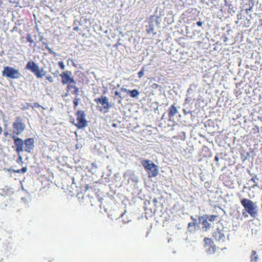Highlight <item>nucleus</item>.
Segmentation results:
<instances>
[{"instance_id": "33", "label": "nucleus", "mask_w": 262, "mask_h": 262, "mask_svg": "<svg viewBox=\"0 0 262 262\" xmlns=\"http://www.w3.org/2000/svg\"><path fill=\"white\" fill-rule=\"evenodd\" d=\"M20 170H21V172L22 173H25L27 171V167H23L21 169H20Z\"/></svg>"}, {"instance_id": "7", "label": "nucleus", "mask_w": 262, "mask_h": 262, "mask_svg": "<svg viewBox=\"0 0 262 262\" xmlns=\"http://www.w3.org/2000/svg\"><path fill=\"white\" fill-rule=\"evenodd\" d=\"M14 129L13 135H20L25 130L26 125L23 121V119L20 117H17L15 122L13 124Z\"/></svg>"}, {"instance_id": "5", "label": "nucleus", "mask_w": 262, "mask_h": 262, "mask_svg": "<svg viewBox=\"0 0 262 262\" xmlns=\"http://www.w3.org/2000/svg\"><path fill=\"white\" fill-rule=\"evenodd\" d=\"M2 76L11 79H19L21 76L19 71L12 67H4Z\"/></svg>"}, {"instance_id": "24", "label": "nucleus", "mask_w": 262, "mask_h": 262, "mask_svg": "<svg viewBox=\"0 0 262 262\" xmlns=\"http://www.w3.org/2000/svg\"><path fill=\"white\" fill-rule=\"evenodd\" d=\"M26 38L27 40L31 43L33 42V40L32 39V36L30 34H28L27 35Z\"/></svg>"}, {"instance_id": "28", "label": "nucleus", "mask_w": 262, "mask_h": 262, "mask_svg": "<svg viewBox=\"0 0 262 262\" xmlns=\"http://www.w3.org/2000/svg\"><path fill=\"white\" fill-rule=\"evenodd\" d=\"M21 200L26 204H29V200L27 198H21Z\"/></svg>"}, {"instance_id": "2", "label": "nucleus", "mask_w": 262, "mask_h": 262, "mask_svg": "<svg viewBox=\"0 0 262 262\" xmlns=\"http://www.w3.org/2000/svg\"><path fill=\"white\" fill-rule=\"evenodd\" d=\"M141 163L147 173L149 178L155 177L158 174V166L151 160H143L141 161Z\"/></svg>"}, {"instance_id": "27", "label": "nucleus", "mask_w": 262, "mask_h": 262, "mask_svg": "<svg viewBox=\"0 0 262 262\" xmlns=\"http://www.w3.org/2000/svg\"><path fill=\"white\" fill-rule=\"evenodd\" d=\"M58 65H59V67H60L61 69H62V70H64V68H65V66H64V63H63V62L62 61H60V62H59V63H58Z\"/></svg>"}, {"instance_id": "46", "label": "nucleus", "mask_w": 262, "mask_h": 262, "mask_svg": "<svg viewBox=\"0 0 262 262\" xmlns=\"http://www.w3.org/2000/svg\"><path fill=\"white\" fill-rule=\"evenodd\" d=\"M184 113L185 114H187L188 113L185 111V110H183Z\"/></svg>"}, {"instance_id": "21", "label": "nucleus", "mask_w": 262, "mask_h": 262, "mask_svg": "<svg viewBox=\"0 0 262 262\" xmlns=\"http://www.w3.org/2000/svg\"><path fill=\"white\" fill-rule=\"evenodd\" d=\"M46 49H47L48 50L49 53H50L51 54L54 55V56L56 55V53L48 46V44H46Z\"/></svg>"}, {"instance_id": "13", "label": "nucleus", "mask_w": 262, "mask_h": 262, "mask_svg": "<svg viewBox=\"0 0 262 262\" xmlns=\"http://www.w3.org/2000/svg\"><path fill=\"white\" fill-rule=\"evenodd\" d=\"M72 89H74V94L76 95L75 98L73 100V103L74 104V108H75L76 106H78L79 104V99L78 98V96L79 95V89L78 87L76 86L75 85H74L73 84H68L67 86V89L68 91Z\"/></svg>"}, {"instance_id": "44", "label": "nucleus", "mask_w": 262, "mask_h": 262, "mask_svg": "<svg viewBox=\"0 0 262 262\" xmlns=\"http://www.w3.org/2000/svg\"><path fill=\"white\" fill-rule=\"evenodd\" d=\"M112 126H113V127H116V126H117V124H115V123H113V124H112Z\"/></svg>"}, {"instance_id": "16", "label": "nucleus", "mask_w": 262, "mask_h": 262, "mask_svg": "<svg viewBox=\"0 0 262 262\" xmlns=\"http://www.w3.org/2000/svg\"><path fill=\"white\" fill-rule=\"evenodd\" d=\"M178 113V111L177 107L174 104L171 105L169 108L168 116L169 117V120H171V118L176 115Z\"/></svg>"}, {"instance_id": "39", "label": "nucleus", "mask_w": 262, "mask_h": 262, "mask_svg": "<svg viewBox=\"0 0 262 262\" xmlns=\"http://www.w3.org/2000/svg\"><path fill=\"white\" fill-rule=\"evenodd\" d=\"M214 159L216 161L218 162L219 161V158L217 156H215Z\"/></svg>"}, {"instance_id": "37", "label": "nucleus", "mask_w": 262, "mask_h": 262, "mask_svg": "<svg viewBox=\"0 0 262 262\" xmlns=\"http://www.w3.org/2000/svg\"><path fill=\"white\" fill-rule=\"evenodd\" d=\"M40 72L41 73V74L45 73V75H46V72H45L43 68H41V69L40 70Z\"/></svg>"}, {"instance_id": "25", "label": "nucleus", "mask_w": 262, "mask_h": 262, "mask_svg": "<svg viewBox=\"0 0 262 262\" xmlns=\"http://www.w3.org/2000/svg\"><path fill=\"white\" fill-rule=\"evenodd\" d=\"M192 100V99L191 97L188 96V95H187V97L185 99V103H189Z\"/></svg>"}, {"instance_id": "10", "label": "nucleus", "mask_w": 262, "mask_h": 262, "mask_svg": "<svg viewBox=\"0 0 262 262\" xmlns=\"http://www.w3.org/2000/svg\"><path fill=\"white\" fill-rule=\"evenodd\" d=\"M71 75L72 73L69 71H64L61 74H60L62 78V83L63 84L70 83L69 84L75 85L76 82L73 78L71 77Z\"/></svg>"}, {"instance_id": "32", "label": "nucleus", "mask_w": 262, "mask_h": 262, "mask_svg": "<svg viewBox=\"0 0 262 262\" xmlns=\"http://www.w3.org/2000/svg\"><path fill=\"white\" fill-rule=\"evenodd\" d=\"M187 93V95H188V94L190 95L191 93H193V90L191 88H189L188 89Z\"/></svg>"}, {"instance_id": "26", "label": "nucleus", "mask_w": 262, "mask_h": 262, "mask_svg": "<svg viewBox=\"0 0 262 262\" xmlns=\"http://www.w3.org/2000/svg\"><path fill=\"white\" fill-rule=\"evenodd\" d=\"M18 159H17V162L18 163H20V162H21L23 163V157H21V156L20 155V154H19V155H18Z\"/></svg>"}, {"instance_id": "15", "label": "nucleus", "mask_w": 262, "mask_h": 262, "mask_svg": "<svg viewBox=\"0 0 262 262\" xmlns=\"http://www.w3.org/2000/svg\"><path fill=\"white\" fill-rule=\"evenodd\" d=\"M204 242L206 245V250L208 253H213L215 251V246L213 244H211V239L208 238L204 239Z\"/></svg>"}, {"instance_id": "9", "label": "nucleus", "mask_w": 262, "mask_h": 262, "mask_svg": "<svg viewBox=\"0 0 262 262\" xmlns=\"http://www.w3.org/2000/svg\"><path fill=\"white\" fill-rule=\"evenodd\" d=\"M10 136L14 139V145L13 146V148H15V150L19 155L24 150V141L22 139L17 137L15 135H10Z\"/></svg>"}, {"instance_id": "43", "label": "nucleus", "mask_w": 262, "mask_h": 262, "mask_svg": "<svg viewBox=\"0 0 262 262\" xmlns=\"http://www.w3.org/2000/svg\"><path fill=\"white\" fill-rule=\"evenodd\" d=\"M15 172H16L17 173H20V172H21V170H20V169H18V170H15Z\"/></svg>"}, {"instance_id": "4", "label": "nucleus", "mask_w": 262, "mask_h": 262, "mask_svg": "<svg viewBox=\"0 0 262 262\" xmlns=\"http://www.w3.org/2000/svg\"><path fill=\"white\" fill-rule=\"evenodd\" d=\"M94 101L97 104H100L102 106L97 105V108L101 112L103 113H107L109 112L110 108L112 107V105L108 101V99L106 96H101L100 98H97L94 99Z\"/></svg>"}, {"instance_id": "12", "label": "nucleus", "mask_w": 262, "mask_h": 262, "mask_svg": "<svg viewBox=\"0 0 262 262\" xmlns=\"http://www.w3.org/2000/svg\"><path fill=\"white\" fill-rule=\"evenodd\" d=\"M213 237L216 241L220 243L224 242L226 239L224 231L219 228H217L216 230L213 232Z\"/></svg>"}, {"instance_id": "30", "label": "nucleus", "mask_w": 262, "mask_h": 262, "mask_svg": "<svg viewBox=\"0 0 262 262\" xmlns=\"http://www.w3.org/2000/svg\"><path fill=\"white\" fill-rule=\"evenodd\" d=\"M46 79L49 80L50 82H53V79L51 76H47Z\"/></svg>"}, {"instance_id": "1", "label": "nucleus", "mask_w": 262, "mask_h": 262, "mask_svg": "<svg viewBox=\"0 0 262 262\" xmlns=\"http://www.w3.org/2000/svg\"><path fill=\"white\" fill-rule=\"evenodd\" d=\"M218 219L216 215L204 214L199 217V224L202 225L203 231H207L212 228L214 225V222Z\"/></svg>"}, {"instance_id": "18", "label": "nucleus", "mask_w": 262, "mask_h": 262, "mask_svg": "<svg viewBox=\"0 0 262 262\" xmlns=\"http://www.w3.org/2000/svg\"><path fill=\"white\" fill-rule=\"evenodd\" d=\"M128 93H129L130 96L132 97V98H135V97H137L140 94L139 92L138 91V90H136V89H134V90H128Z\"/></svg>"}, {"instance_id": "8", "label": "nucleus", "mask_w": 262, "mask_h": 262, "mask_svg": "<svg viewBox=\"0 0 262 262\" xmlns=\"http://www.w3.org/2000/svg\"><path fill=\"white\" fill-rule=\"evenodd\" d=\"M25 69L30 70L38 78H42L45 76V73L41 74L38 66L33 61H28Z\"/></svg>"}, {"instance_id": "29", "label": "nucleus", "mask_w": 262, "mask_h": 262, "mask_svg": "<svg viewBox=\"0 0 262 262\" xmlns=\"http://www.w3.org/2000/svg\"><path fill=\"white\" fill-rule=\"evenodd\" d=\"M190 218L193 221L192 223H195V224H198V223H197V220L196 218L194 217L193 216H191Z\"/></svg>"}, {"instance_id": "17", "label": "nucleus", "mask_w": 262, "mask_h": 262, "mask_svg": "<svg viewBox=\"0 0 262 262\" xmlns=\"http://www.w3.org/2000/svg\"><path fill=\"white\" fill-rule=\"evenodd\" d=\"M198 224H195V223H189L188 224V231L191 233L194 232L196 230V226Z\"/></svg>"}, {"instance_id": "14", "label": "nucleus", "mask_w": 262, "mask_h": 262, "mask_svg": "<svg viewBox=\"0 0 262 262\" xmlns=\"http://www.w3.org/2000/svg\"><path fill=\"white\" fill-rule=\"evenodd\" d=\"M25 150L30 152L34 147V140L33 138H28L24 141Z\"/></svg>"}, {"instance_id": "41", "label": "nucleus", "mask_w": 262, "mask_h": 262, "mask_svg": "<svg viewBox=\"0 0 262 262\" xmlns=\"http://www.w3.org/2000/svg\"><path fill=\"white\" fill-rule=\"evenodd\" d=\"M4 136H5V137H6L7 135H9V134H8L7 132H4Z\"/></svg>"}, {"instance_id": "48", "label": "nucleus", "mask_w": 262, "mask_h": 262, "mask_svg": "<svg viewBox=\"0 0 262 262\" xmlns=\"http://www.w3.org/2000/svg\"><path fill=\"white\" fill-rule=\"evenodd\" d=\"M164 115H165V113L163 115L162 118H163V117H164Z\"/></svg>"}, {"instance_id": "36", "label": "nucleus", "mask_w": 262, "mask_h": 262, "mask_svg": "<svg viewBox=\"0 0 262 262\" xmlns=\"http://www.w3.org/2000/svg\"><path fill=\"white\" fill-rule=\"evenodd\" d=\"M196 24L198 26H199V27H201V26H202L203 23H202V21H197V22L196 23Z\"/></svg>"}, {"instance_id": "45", "label": "nucleus", "mask_w": 262, "mask_h": 262, "mask_svg": "<svg viewBox=\"0 0 262 262\" xmlns=\"http://www.w3.org/2000/svg\"><path fill=\"white\" fill-rule=\"evenodd\" d=\"M42 44L45 46V47H46V44H47V42H42Z\"/></svg>"}, {"instance_id": "19", "label": "nucleus", "mask_w": 262, "mask_h": 262, "mask_svg": "<svg viewBox=\"0 0 262 262\" xmlns=\"http://www.w3.org/2000/svg\"><path fill=\"white\" fill-rule=\"evenodd\" d=\"M256 180H258L259 179L257 178L256 176H255L254 177H253L249 181V184H250L251 182H253L254 183V184L251 186L253 188H254L256 186H258V182Z\"/></svg>"}, {"instance_id": "23", "label": "nucleus", "mask_w": 262, "mask_h": 262, "mask_svg": "<svg viewBox=\"0 0 262 262\" xmlns=\"http://www.w3.org/2000/svg\"><path fill=\"white\" fill-rule=\"evenodd\" d=\"M144 71H145L144 68H143L142 69V70L140 72H138V77L140 79L143 77V76L144 75Z\"/></svg>"}, {"instance_id": "34", "label": "nucleus", "mask_w": 262, "mask_h": 262, "mask_svg": "<svg viewBox=\"0 0 262 262\" xmlns=\"http://www.w3.org/2000/svg\"><path fill=\"white\" fill-rule=\"evenodd\" d=\"M153 203L155 206H157V204L158 203V199L157 198H154L152 201Z\"/></svg>"}, {"instance_id": "38", "label": "nucleus", "mask_w": 262, "mask_h": 262, "mask_svg": "<svg viewBox=\"0 0 262 262\" xmlns=\"http://www.w3.org/2000/svg\"><path fill=\"white\" fill-rule=\"evenodd\" d=\"M92 166H93L94 167H95V168H97V165H96V164L95 163H93L92 164Z\"/></svg>"}, {"instance_id": "6", "label": "nucleus", "mask_w": 262, "mask_h": 262, "mask_svg": "<svg viewBox=\"0 0 262 262\" xmlns=\"http://www.w3.org/2000/svg\"><path fill=\"white\" fill-rule=\"evenodd\" d=\"M77 124H75L78 128H83L88 125V121L86 120V115L84 111L79 110L76 114Z\"/></svg>"}, {"instance_id": "40", "label": "nucleus", "mask_w": 262, "mask_h": 262, "mask_svg": "<svg viewBox=\"0 0 262 262\" xmlns=\"http://www.w3.org/2000/svg\"><path fill=\"white\" fill-rule=\"evenodd\" d=\"M73 30L74 31H78L79 30V28H78V27H75L74 28Z\"/></svg>"}, {"instance_id": "20", "label": "nucleus", "mask_w": 262, "mask_h": 262, "mask_svg": "<svg viewBox=\"0 0 262 262\" xmlns=\"http://www.w3.org/2000/svg\"><path fill=\"white\" fill-rule=\"evenodd\" d=\"M258 259V255L257 254L255 251L253 250L252 251L251 255V261L257 262V260Z\"/></svg>"}, {"instance_id": "42", "label": "nucleus", "mask_w": 262, "mask_h": 262, "mask_svg": "<svg viewBox=\"0 0 262 262\" xmlns=\"http://www.w3.org/2000/svg\"><path fill=\"white\" fill-rule=\"evenodd\" d=\"M43 37L42 36H40L39 40H40V41H42V39H43Z\"/></svg>"}, {"instance_id": "47", "label": "nucleus", "mask_w": 262, "mask_h": 262, "mask_svg": "<svg viewBox=\"0 0 262 262\" xmlns=\"http://www.w3.org/2000/svg\"><path fill=\"white\" fill-rule=\"evenodd\" d=\"M258 119H260V120H261L262 121V117H258Z\"/></svg>"}, {"instance_id": "3", "label": "nucleus", "mask_w": 262, "mask_h": 262, "mask_svg": "<svg viewBox=\"0 0 262 262\" xmlns=\"http://www.w3.org/2000/svg\"><path fill=\"white\" fill-rule=\"evenodd\" d=\"M241 203L245 210L253 217L257 216V206L256 203L248 199H243Z\"/></svg>"}, {"instance_id": "35", "label": "nucleus", "mask_w": 262, "mask_h": 262, "mask_svg": "<svg viewBox=\"0 0 262 262\" xmlns=\"http://www.w3.org/2000/svg\"><path fill=\"white\" fill-rule=\"evenodd\" d=\"M52 74L55 76V77H58V75H60L59 74V71H56V72L55 73H52Z\"/></svg>"}, {"instance_id": "22", "label": "nucleus", "mask_w": 262, "mask_h": 262, "mask_svg": "<svg viewBox=\"0 0 262 262\" xmlns=\"http://www.w3.org/2000/svg\"><path fill=\"white\" fill-rule=\"evenodd\" d=\"M115 95L118 96L120 98V99L119 100V103H121V102L122 100L123 97L121 95L120 92H119L118 91H115Z\"/></svg>"}, {"instance_id": "11", "label": "nucleus", "mask_w": 262, "mask_h": 262, "mask_svg": "<svg viewBox=\"0 0 262 262\" xmlns=\"http://www.w3.org/2000/svg\"><path fill=\"white\" fill-rule=\"evenodd\" d=\"M160 22L158 19L150 20L148 21V25L146 26V31L148 33H152L153 35H156L157 32L155 31L156 28L160 27Z\"/></svg>"}, {"instance_id": "31", "label": "nucleus", "mask_w": 262, "mask_h": 262, "mask_svg": "<svg viewBox=\"0 0 262 262\" xmlns=\"http://www.w3.org/2000/svg\"><path fill=\"white\" fill-rule=\"evenodd\" d=\"M129 90H127L125 88H121L120 89V92H122V93H124V92H127L128 93V91Z\"/></svg>"}]
</instances>
